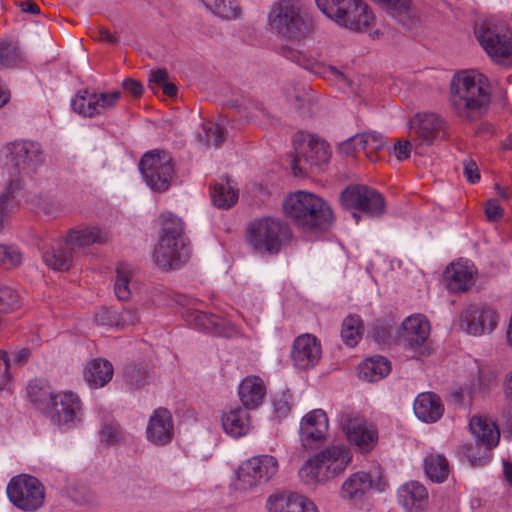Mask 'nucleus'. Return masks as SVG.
I'll use <instances>...</instances> for the list:
<instances>
[{
	"instance_id": "obj_27",
	"label": "nucleus",
	"mask_w": 512,
	"mask_h": 512,
	"mask_svg": "<svg viewBox=\"0 0 512 512\" xmlns=\"http://www.w3.org/2000/svg\"><path fill=\"white\" fill-rule=\"evenodd\" d=\"M413 408L418 419L425 423L437 422L444 413V406L440 398L432 392L419 394L414 401Z\"/></svg>"
},
{
	"instance_id": "obj_50",
	"label": "nucleus",
	"mask_w": 512,
	"mask_h": 512,
	"mask_svg": "<svg viewBox=\"0 0 512 512\" xmlns=\"http://www.w3.org/2000/svg\"><path fill=\"white\" fill-rule=\"evenodd\" d=\"M147 372L138 365H130L125 369V381L132 387L141 388L146 384Z\"/></svg>"
},
{
	"instance_id": "obj_4",
	"label": "nucleus",
	"mask_w": 512,
	"mask_h": 512,
	"mask_svg": "<svg viewBox=\"0 0 512 512\" xmlns=\"http://www.w3.org/2000/svg\"><path fill=\"white\" fill-rule=\"evenodd\" d=\"M352 459L353 454L346 444H330L303 464L299 476L306 484H324L341 476Z\"/></svg>"
},
{
	"instance_id": "obj_48",
	"label": "nucleus",
	"mask_w": 512,
	"mask_h": 512,
	"mask_svg": "<svg viewBox=\"0 0 512 512\" xmlns=\"http://www.w3.org/2000/svg\"><path fill=\"white\" fill-rule=\"evenodd\" d=\"M20 59L18 47L9 42L0 43V64L5 67H13Z\"/></svg>"
},
{
	"instance_id": "obj_11",
	"label": "nucleus",
	"mask_w": 512,
	"mask_h": 512,
	"mask_svg": "<svg viewBox=\"0 0 512 512\" xmlns=\"http://www.w3.org/2000/svg\"><path fill=\"white\" fill-rule=\"evenodd\" d=\"M139 169L147 186L155 192L166 191L174 176L170 155L164 151H149L139 163Z\"/></svg>"
},
{
	"instance_id": "obj_49",
	"label": "nucleus",
	"mask_w": 512,
	"mask_h": 512,
	"mask_svg": "<svg viewBox=\"0 0 512 512\" xmlns=\"http://www.w3.org/2000/svg\"><path fill=\"white\" fill-rule=\"evenodd\" d=\"M121 97L119 91L107 92V93H96L97 101V115L104 114L112 110Z\"/></svg>"
},
{
	"instance_id": "obj_40",
	"label": "nucleus",
	"mask_w": 512,
	"mask_h": 512,
	"mask_svg": "<svg viewBox=\"0 0 512 512\" xmlns=\"http://www.w3.org/2000/svg\"><path fill=\"white\" fill-rule=\"evenodd\" d=\"M202 2L213 14L220 18L230 20L241 15L236 0H202Z\"/></svg>"
},
{
	"instance_id": "obj_8",
	"label": "nucleus",
	"mask_w": 512,
	"mask_h": 512,
	"mask_svg": "<svg viewBox=\"0 0 512 512\" xmlns=\"http://www.w3.org/2000/svg\"><path fill=\"white\" fill-rule=\"evenodd\" d=\"M475 36L494 62L503 66L512 65V30L505 24L484 21L476 25Z\"/></svg>"
},
{
	"instance_id": "obj_23",
	"label": "nucleus",
	"mask_w": 512,
	"mask_h": 512,
	"mask_svg": "<svg viewBox=\"0 0 512 512\" xmlns=\"http://www.w3.org/2000/svg\"><path fill=\"white\" fill-rule=\"evenodd\" d=\"M476 269L468 260H458L451 263L444 272L447 288L451 292L467 291L475 283Z\"/></svg>"
},
{
	"instance_id": "obj_30",
	"label": "nucleus",
	"mask_w": 512,
	"mask_h": 512,
	"mask_svg": "<svg viewBox=\"0 0 512 512\" xmlns=\"http://www.w3.org/2000/svg\"><path fill=\"white\" fill-rule=\"evenodd\" d=\"M469 427L476 440L484 446L492 448L499 443L500 431L492 420L475 416L471 419Z\"/></svg>"
},
{
	"instance_id": "obj_41",
	"label": "nucleus",
	"mask_w": 512,
	"mask_h": 512,
	"mask_svg": "<svg viewBox=\"0 0 512 512\" xmlns=\"http://www.w3.org/2000/svg\"><path fill=\"white\" fill-rule=\"evenodd\" d=\"M298 495L282 493L269 496L266 503L268 512H298Z\"/></svg>"
},
{
	"instance_id": "obj_13",
	"label": "nucleus",
	"mask_w": 512,
	"mask_h": 512,
	"mask_svg": "<svg viewBox=\"0 0 512 512\" xmlns=\"http://www.w3.org/2000/svg\"><path fill=\"white\" fill-rule=\"evenodd\" d=\"M431 326L428 319L421 315H411L404 319L397 330L396 342L404 349L418 355L429 352Z\"/></svg>"
},
{
	"instance_id": "obj_12",
	"label": "nucleus",
	"mask_w": 512,
	"mask_h": 512,
	"mask_svg": "<svg viewBox=\"0 0 512 512\" xmlns=\"http://www.w3.org/2000/svg\"><path fill=\"white\" fill-rule=\"evenodd\" d=\"M7 495L16 507L32 512L44 504L45 488L36 477L22 474L10 480Z\"/></svg>"
},
{
	"instance_id": "obj_45",
	"label": "nucleus",
	"mask_w": 512,
	"mask_h": 512,
	"mask_svg": "<svg viewBox=\"0 0 512 512\" xmlns=\"http://www.w3.org/2000/svg\"><path fill=\"white\" fill-rule=\"evenodd\" d=\"M205 133L204 142L207 146H220L226 139V130L218 123L208 122L203 124Z\"/></svg>"
},
{
	"instance_id": "obj_9",
	"label": "nucleus",
	"mask_w": 512,
	"mask_h": 512,
	"mask_svg": "<svg viewBox=\"0 0 512 512\" xmlns=\"http://www.w3.org/2000/svg\"><path fill=\"white\" fill-rule=\"evenodd\" d=\"M295 157L292 162L294 175L308 173L312 167L326 164L331 156L330 147L324 140L305 132H299L294 140Z\"/></svg>"
},
{
	"instance_id": "obj_16",
	"label": "nucleus",
	"mask_w": 512,
	"mask_h": 512,
	"mask_svg": "<svg viewBox=\"0 0 512 512\" xmlns=\"http://www.w3.org/2000/svg\"><path fill=\"white\" fill-rule=\"evenodd\" d=\"M51 422L61 428L70 429L82 421L83 409L79 396L71 391L60 392L48 409Z\"/></svg>"
},
{
	"instance_id": "obj_43",
	"label": "nucleus",
	"mask_w": 512,
	"mask_h": 512,
	"mask_svg": "<svg viewBox=\"0 0 512 512\" xmlns=\"http://www.w3.org/2000/svg\"><path fill=\"white\" fill-rule=\"evenodd\" d=\"M362 321L359 316L350 315L342 324L341 337L346 345L354 347L362 336Z\"/></svg>"
},
{
	"instance_id": "obj_33",
	"label": "nucleus",
	"mask_w": 512,
	"mask_h": 512,
	"mask_svg": "<svg viewBox=\"0 0 512 512\" xmlns=\"http://www.w3.org/2000/svg\"><path fill=\"white\" fill-rule=\"evenodd\" d=\"M85 379L93 388L105 386L113 376V366L105 359L92 360L85 370Z\"/></svg>"
},
{
	"instance_id": "obj_21",
	"label": "nucleus",
	"mask_w": 512,
	"mask_h": 512,
	"mask_svg": "<svg viewBox=\"0 0 512 512\" xmlns=\"http://www.w3.org/2000/svg\"><path fill=\"white\" fill-rule=\"evenodd\" d=\"M321 353V345L317 338L311 334H303L294 340L291 358L297 368L306 370L319 362Z\"/></svg>"
},
{
	"instance_id": "obj_51",
	"label": "nucleus",
	"mask_w": 512,
	"mask_h": 512,
	"mask_svg": "<svg viewBox=\"0 0 512 512\" xmlns=\"http://www.w3.org/2000/svg\"><path fill=\"white\" fill-rule=\"evenodd\" d=\"M95 321L100 325L118 327V311L112 308L102 307L95 313Z\"/></svg>"
},
{
	"instance_id": "obj_19",
	"label": "nucleus",
	"mask_w": 512,
	"mask_h": 512,
	"mask_svg": "<svg viewBox=\"0 0 512 512\" xmlns=\"http://www.w3.org/2000/svg\"><path fill=\"white\" fill-rule=\"evenodd\" d=\"M497 322V313L484 305H470L461 314V325L471 335L490 333Z\"/></svg>"
},
{
	"instance_id": "obj_7",
	"label": "nucleus",
	"mask_w": 512,
	"mask_h": 512,
	"mask_svg": "<svg viewBox=\"0 0 512 512\" xmlns=\"http://www.w3.org/2000/svg\"><path fill=\"white\" fill-rule=\"evenodd\" d=\"M318 9L335 23L352 31L371 26L374 15L362 0H315Z\"/></svg>"
},
{
	"instance_id": "obj_59",
	"label": "nucleus",
	"mask_w": 512,
	"mask_h": 512,
	"mask_svg": "<svg viewBox=\"0 0 512 512\" xmlns=\"http://www.w3.org/2000/svg\"><path fill=\"white\" fill-rule=\"evenodd\" d=\"M485 215L489 221H498L503 216V209L501 208L497 199H490L485 205Z\"/></svg>"
},
{
	"instance_id": "obj_18",
	"label": "nucleus",
	"mask_w": 512,
	"mask_h": 512,
	"mask_svg": "<svg viewBox=\"0 0 512 512\" xmlns=\"http://www.w3.org/2000/svg\"><path fill=\"white\" fill-rule=\"evenodd\" d=\"M17 173H31L42 164L44 160L41 146L36 142L24 141L13 143L7 157Z\"/></svg>"
},
{
	"instance_id": "obj_58",
	"label": "nucleus",
	"mask_w": 512,
	"mask_h": 512,
	"mask_svg": "<svg viewBox=\"0 0 512 512\" xmlns=\"http://www.w3.org/2000/svg\"><path fill=\"white\" fill-rule=\"evenodd\" d=\"M290 400L291 395L289 394H282L281 396L274 399V411L279 417H284L290 412Z\"/></svg>"
},
{
	"instance_id": "obj_24",
	"label": "nucleus",
	"mask_w": 512,
	"mask_h": 512,
	"mask_svg": "<svg viewBox=\"0 0 512 512\" xmlns=\"http://www.w3.org/2000/svg\"><path fill=\"white\" fill-rule=\"evenodd\" d=\"M372 489L382 490L380 482L365 471H358L351 474L342 484L340 495L343 499L359 502Z\"/></svg>"
},
{
	"instance_id": "obj_32",
	"label": "nucleus",
	"mask_w": 512,
	"mask_h": 512,
	"mask_svg": "<svg viewBox=\"0 0 512 512\" xmlns=\"http://www.w3.org/2000/svg\"><path fill=\"white\" fill-rule=\"evenodd\" d=\"M390 362L383 356H374L364 360L358 368L359 378L368 382H377L390 373Z\"/></svg>"
},
{
	"instance_id": "obj_26",
	"label": "nucleus",
	"mask_w": 512,
	"mask_h": 512,
	"mask_svg": "<svg viewBox=\"0 0 512 512\" xmlns=\"http://www.w3.org/2000/svg\"><path fill=\"white\" fill-rule=\"evenodd\" d=\"M107 241V232L96 226L72 228L65 238L66 246L74 252L93 244H104Z\"/></svg>"
},
{
	"instance_id": "obj_61",
	"label": "nucleus",
	"mask_w": 512,
	"mask_h": 512,
	"mask_svg": "<svg viewBox=\"0 0 512 512\" xmlns=\"http://www.w3.org/2000/svg\"><path fill=\"white\" fill-rule=\"evenodd\" d=\"M410 147L408 140H400L394 146V155L399 161H404L410 156Z\"/></svg>"
},
{
	"instance_id": "obj_38",
	"label": "nucleus",
	"mask_w": 512,
	"mask_h": 512,
	"mask_svg": "<svg viewBox=\"0 0 512 512\" xmlns=\"http://www.w3.org/2000/svg\"><path fill=\"white\" fill-rule=\"evenodd\" d=\"M27 393L30 401L39 409H49L56 395L47 383L40 380L31 381Z\"/></svg>"
},
{
	"instance_id": "obj_53",
	"label": "nucleus",
	"mask_w": 512,
	"mask_h": 512,
	"mask_svg": "<svg viewBox=\"0 0 512 512\" xmlns=\"http://www.w3.org/2000/svg\"><path fill=\"white\" fill-rule=\"evenodd\" d=\"M90 36L96 41H102L109 44H117L119 42L118 38L104 26L91 28Z\"/></svg>"
},
{
	"instance_id": "obj_63",
	"label": "nucleus",
	"mask_w": 512,
	"mask_h": 512,
	"mask_svg": "<svg viewBox=\"0 0 512 512\" xmlns=\"http://www.w3.org/2000/svg\"><path fill=\"white\" fill-rule=\"evenodd\" d=\"M150 85L152 89L160 88L168 81V74L165 70L152 71L150 74Z\"/></svg>"
},
{
	"instance_id": "obj_10",
	"label": "nucleus",
	"mask_w": 512,
	"mask_h": 512,
	"mask_svg": "<svg viewBox=\"0 0 512 512\" xmlns=\"http://www.w3.org/2000/svg\"><path fill=\"white\" fill-rule=\"evenodd\" d=\"M278 470L279 463L274 456H253L239 466L234 488L242 492L252 491L270 482Z\"/></svg>"
},
{
	"instance_id": "obj_1",
	"label": "nucleus",
	"mask_w": 512,
	"mask_h": 512,
	"mask_svg": "<svg viewBox=\"0 0 512 512\" xmlns=\"http://www.w3.org/2000/svg\"><path fill=\"white\" fill-rule=\"evenodd\" d=\"M450 102L459 117H480L490 103L487 78L474 70L456 73L450 83Z\"/></svg>"
},
{
	"instance_id": "obj_52",
	"label": "nucleus",
	"mask_w": 512,
	"mask_h": 512,
	"mask_svg": "<svg viewBox=\"0 0 512 512\" xmlns=\"http://www.w3.org/2000/svg\"><path fill=\"white\" fill-rule=\"evenodd\" d=\"M287 98L293 103L295 109L304 110L311 104V91L303 87L301 90H295V93L288 95Z\"/></svg>"
},
{
	"instance_id": "obj_56",
	"label": "nucleus",
	"mask_w": 512,
	"mask_h": 512,
	"mask_svg": "<svg viewBox=\"0 0 512 512\" xmlns=\"http://www.w3.org/2000/svg\"><path fill=\"white\" fill-rule=\"evenodd\" d=\"M101 440L107 445H114L120 439V431L114 424H105L101 429Z\"/></svg>"
},
{
	"instance_id": "obj_47",
	"label": "nucleus",
	"mask_w": 512,
	"mask_h": 512,
	"mask_svg": "<svg viewBox=\"0 0 512 512\" xmlns=\"http://www.w3.org/2000/svg\"><path fill=\"white\" fill-rule=\"evenodd\" d=\"M20 305L18 293L10 287H0V313H9Z\"/></svg>"
},
{
	"instance_id": "obj_5",
	"label": "nucleus",
	"mask_w": 512,
	"mask_h": 512,
	"mask_svg": "<svg viewBox=\"0 0 512 512\" xmlns=\"http://www.w3.org/2000/svg\"><path fill=\"white\" fill-rule=\"evenodd\" d=\"M268 25L278 36L291 41L304 40L313 30L307 9L297 0L275 2L268 13Z\"/></svg>"
},
{
	"instance_id": "obj_34",
	"label": "nucleus",
	"mask_w": 512,
	"mask_h": 512,
	"mask_svg": "<svg viewBox=\"0 0 512 512\" xmlns=\"http://www.w3.org/2000/svg\"><path fill=\"white\" fill-rule=\"evenodd\" d=\"M135 269L127 263H120L116 267L114 293L118 300L127 301L132 296L134 287Z\"/></svg>"
},
{
	"instance_id": "obj_36",
	"label": "nucleus",
	"mask_w": 512,
	"mask_h": 512,
	"mask_svg": "<svg viewBox=\"0 0 512 512\" xmlns=\"http://www.w3.org/2000/svg\"><path fill=\"white\" fill-rule=\"evenodd\" d=\"M74 251L71 250L66 244L53 247L52 251L43 253V260L47 266L57 271L68 270L73 262Z\"/></svg>"
},
{
	"instance_id": "obj_42",
	"label": "nucleus",
	"mask_w": 512,
	"mask_h": 512,
	"mask_svg": "<svg viewBox=\"0 0 512 512\" xmlns=\"http://www.w3.org/2000/svg\"><path fill=\"white\" fill-rule=\"evenodd\" d=\"M96 93H90L88 90L80 91L71 102L75 112L86 117L97 116Z\"/></svg>"
},
{
	"instance_id": "obj_60",
	"label": "nucleus",
	"mask_w": 512,
	"mask_h": 512,
	"mask_svg": "<svg viewBox=\"0 0 512 512\" xmlns=\"http://www.w3.org/2000/svg\"><path fill=\"white\" fill-rule=\"evenodd\" d=\"M361 151L358 146V140L356 135L339 144V152L344 156H352L357 152Z\"/></svg>"
},
{
	"instance_id": "obj_37",
	"label": "nucleus",
	"mask_w": 512,
	"mask_h": 512,
	"mask_svg": "<svg viewBox=\"0 0 512 512\" xmlns=\"http://www.w3.org/2000/svg\"><path fill=\"white\" fill-rule=\"evenodd\" d=\"M212 202L221 209H229L238 200V191L229 180L215 183L211 190Z\"/></svg>"
},
{
	"instance_id": "obj_44",
	"label": "nucleus",
	"mask_w": 512,
	"mask_h": 512,
	"mask_svg": "<svg viewBox=\"0 0 512 512\" xmlns=\"http://www.w3.org/2000/svg\"><path fill=\"white\" fill-rule=\"evenodd\" d=\"M24 260L21 249L15 244L0 243V266L4 269H15Z\"/></svg>"
},
{
	"instance_id": "obj_2",
	"label": "nucleus",
	"mask_w": 512,
	"mask_h": 512,
	"mask_svg": "<svg viewBox=\"0 0 512 512\" xmlns=\"http://www.w3.org/2000/svg\"><path fill=\"white\" fill-rule=\"evenodd\" d=\"M283 210L303 232L326 231L333 222V212L328 203L307 191L289 194L283 202Z\"/></svg>"
},
{
	"instance_id": "obj_46",
	"label": "nucleus",
	"mask_w": 512,
	"mask_h": 512,
	"mask_svg": "<svg viewBox=\"0 0 512 512\" xmlns=\"http://www.w3.org/2000/svg\"><path fill=\"white\" fill-rule=\"evenodd\" d=\"M282 54L284 57L290 59L291 61L295 62L299 66H302L303 68L307 70H312L315 73H318L316 70L318 63L316 60L308 55H306L304 52L299 50H294L291 48H284L282 50Z\"/></svg>"
},
{
	"instance_id": "obj_28",
	"label": "nucleus",
	"mask_w": 512,
	"mask_h": 512,
	"mask_svg": "<svg viewBox=\"0 0 512 512\" xmlns=\"http://www.w3.org/2000/svg\"><path fill=\"white\" fill-rule=\"evenodd\" d=\"M186 322L199 330L208 333L222 335L224 333L225 320L217 315L208 314L198 309L188 308L184 312Z\"/></svg>"
},
{
	"instance_id": "obj_62",
	"label": "nucleus",
	"mask_w": 512,
	"mask_h": 512,
	"mask_svg": "<svg viewBox=\"0 0 512 512\" xmlns=\"http://www.w3.org/2000/svg\"><path fill=\"white\" fill-rule=\"evenodd\" d=\"M464 174L470 183H476L480 179L478 167L472 160H466L464 162Z\"/></svg>"
},
{
	"instance_id": "obj_25",
	"label": "nucleus",
	"mask_w": 512,
	"mask_h": 512,
	"mask_svg": "<svg viewBox=\"0 0 512 512\" xmlns=\"http://www.w3.org/2000/svg\"><path fill=\"white\" fill-rule=\"evenodd\" d=\"M221 422L224 431L234 438L246 435L251 426L248 409L240 405L227 407L222 413Z\"/></svg>"
},
{
	"instance_id": "obj_31",
	"label": "nucleus",
	"mask_w": 512,
	"mask_h": 512,
	"mask_svg": "<svg viewBox=\"0 0 512 512\" xmlns=\"http://www.w3.org/2000/svg\"><path fill=\"white\" fill-rule=\"evenodd\" d=\"M426 488L416 481L403 484L398 489V502L406 510L422 509L427 501Z\"/></svg>"
},
{
	"instance_id": "obj_35",
	"label": "nucleus",
	"mask_w": 512,
	"mask_h": 512,
	"mask_svg": "<svg viewBox=\"0 0 512 512\" xmlns=\"http://www.w3.org/2000/svg\"><path fill=\"white\" fill-rule=\"evenodd\" d=\"M358 146L363 151L366 157L371 162H376L380 159V152L385 146L384 137L376 132H364L356 135Z\"/></svg>"
},
{
	"instance_id": "obj_57",
	"label": "nucleus",
	"mask_w": 512,
	"mask_h": 512,
	"mask_svg": "<svg viewBox=\"0 0 512 512\" xmlns=\"http://www.w3.org/2000/svg\"><path fill=\"white\" fill-rule=\"evenodd\" d=\"M64 205L59 199L51 198L43 202L41 210L50 217H57L64 211Z\"/></svg>"
},
{
	"instance_id": "obj_39",
	"label": "nucleus",
	"mask_w": 512,
	"mask_h": 512,
	"mask_svg": "<svg viewBox=\"0 0 512 512\" xmlns=\"http://www.w3.org/2000/svg\"><path fill=\"white\" fill-rule=\"evenodd\" d=\"M425 472L434 482L441 483L449 474L447 459L440 454H430L425 458Z\"/></svg>"
},
{
	"instance_id": "obj_17",
	"label": "nucleus",
	"mask_w": 512,
	"mask_h": 512,
	"mask_svg": "<svg viewBox=\"0 0 512 512\" xmlns=\"http://www.w3.org/2000/svg\"><path fill=\"white\" fill-rule=\"evenodd\" d=\"M329 420L322 409H314L303 416L300 421V441L305 449L312 450L327 437Z\"/></svg>"
},
{
	"instance_id": "obj_15",
	"label": "nucleus",
	"mask_w": 512,
	"mask_h": 512,
	"mask_svg": "<svg viewBox=\"0 0 512 512\" xmlns=\"http://www.w3.org/2000/svg\"><path fill=\"white\" fill-rule=\"evenodd\" d=\"M340 201L345 209H356L370 217H379L385 210L382 195L365 185L347 187L341 193Z\"/></svg>"
},
{
	"instance_id": "obj_64",
	"label": "nucleus",
	"mask_w": 512,
	"mask_h": 512,
	"mask_svg": "<svg viewBox=\"0 0 512 512\" xmlns=\"http://www.w3.org/2000/svg\"><path fill=\"white\" fill-rule=\"evenodd\" d=\"M123 88L134 97H140L143 94V85L131 78L123 81Z\"/></svg>"
},
{
	"instance_id": "obj_6",
	"label": "nucleus",
	"mask_w": 512,
	"mask_h": 512,
	"mask_svg": "<svg viewBox=\"0 0 512 512\" xmlns=\"http://www.w3.org/2000/svg\"><path fill=\"white\" fill-rule=\"evenodd\" d=\"M292 237L289 225L280 218L263 217L252 221L246 238L252 248L260 253L277 254Z\"/></svg>"
},
{
	"instance_id": "obj_14",
	"label": "nucleus",
	"mask_w": 512,
	"mask_h": 512,
	"mask_svg": "<svg viewBox=\"0 0 512 512\" xmlns=\"http://www.w3.org/2000/svg\"><path fill=\"white\" fill-rule=\"evenodd\" d=\"M339 425L349 443L356 446L361 453L370 452L378 441L376 429L357 413L342 412Z\"/></svg>"
},
{
	"instance_id": "obj_22",
	"label": "nucleus",
	"mask_w": 512,
	"mask_h": 512,
	"mask_svg": "<svg viewBox=\"0 0 512 512\" xmlns=\"http://www.w3.org/2000/svg\"><path fill=\"white\" fill-rule=\"evenodd\" d=\"M174 425L171 413L166 408L154 410L146 428L149 442L157 446L168 444L173 437Z\"/></svg>"
},
{
	"instance_id": "obj_54",
	"label": "nucleus",
	"mask_w": 512,
	"mask_h": 512,
	"mask_svg": "<svg viewBox=\"0 0 512 512\" xmlns=\"http://www.w3.org/2000/svg\"><path fill=\"white\" fill-rule=\"evenodd\" d=\"M18 186H19V182L12 180L8 191L2 192L0 194V230L3 227L4 218L8 212L10 197H14L12 189L14 187H18Z\"/></svg>"
},
{
	"instance_id": "obj_3",
	"label": "nucleus",
	"mask_w": 512,
	"mask_h": 512,
	"mask_svg": "<svg viewBox=\"0 0 512 512\" xmlns=\"http://www.w3.org/2000/svg\"><path fill=\"white\" fill-rule=\"evenodd\" d=\"M159 219L162 228L153 254L154 261L162 270L177 269L191 253L184 237V223L171 212L162 213Z\"/></svg>"
},
{
	"instance_id": "obj_29",
	"label": "nucleus",
	"mask_w": 512,
	"mask_h": 512,
	"mask_svg": "<svg viewBox=\"0 0 512 512\" xmlns=\"http://www.w3.org/2000/svg\"><path fill=\"white\" fill-rule=\"evenodd\" d=\"M265 393L264 382L257 376L246 377L239 385L240 400L248 410L257 408L262 403Z\"/></svg>"
},
{
	"instance_id": "obj_20",
	"label": "nucleus",
	"mask_w": 512,
	"mask_h": 512,
	"mask_svg": "<svg viewBox=\"0 0 512 512\" xmlns=\"http://www.w3.org/2000/svg\"><path fill=\"white\" fill-rule=\"evenodd\" d=\"M410 127L421 145L430 146L437 139L446 137L447 124L443 118L434 113H419L410 121Z\"/></svg>"
},
{
	"instance_id": "obj_55",
	"label": "nucleus",
	"mask_w": 512,
	"mask_h": 512,
	"mask_svg": "<svg viewBox=\"0 0 512 512\" xmlns=\"http://www.w3.org/2000/svg\"><path fill=\"white\" fill-rule=\"evenodd\" d=\"M118 322L120 328L133 326L139 322L138 311L134 308H127L118 312Z\"/></svg>"
}]
</instances>
